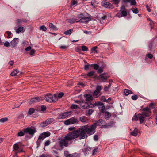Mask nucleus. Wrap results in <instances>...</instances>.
I'll use <instances>...</instances> for the list:
<instances>
[{
	"label": "nucleus",
	"mask_w": 157,
	"mask_h": 157,
	"mask_svg": "<svg viewBox=\"0 0 157 157\" xmlns=\"http://www.w3.org/2000/svg\"><path fill=\"white\" fill-rule=\"evenodd\" d=\"M88 125H84L79 129L75 130L78 137H79L80 139H83L87 137L86 132L89 135L94 134L95 132V129L96 127L95 124H94L89 128Z\"/></svg>",
	"instance_id": "1"
},
{
	"label": "nucleus",
	"mask_w": 157,
	"mask_h": 157,
	"mask_svg": "<svg viewBox=\"0 0 157 157\" xmlns=\"http://www.w3.org/2000/svg\"><path fill=\"white\" fill-rule=\"evenodd\" d=\"M75 130L67 133L63 138L59 139V146L63 148L67 147L72 143V140L78 138Z\"/></svg>",
	"instance_id": "2"
},
{
	"label": "nucleus",
	"mask_w": 157,
	"mask_h": 157,
	"mask_svg": "<svg viewBox=\"0 0 157 157\" xmlns=\"http://www.w3.org/2000/svg\"><path fill=\"white\" fill-rule=\"evenodd\" d=\"M45 99L46 101L48 102H55L57 99V96L55 95H52L51 94H48L45 96Z\"/></svg>",
	"instance_id": "3"
},
{
	"label": "nucleus",
	"mask_w": 157,
	"mask_h": 157,
	"mask_svg": "<svg viewBox=\"0 0 157 157\" xmlns=\"http://www.w3.org/2000/svg\"><path fill=\"white\" fill-rule=\"evenodd\" d=\"M24 132L25 133L28 134L32 136H33L36 131V128L34 127H28L24 129Z\"/></svg>",
	"instance_id": "4"
},
{
	"label": "nucleus",
	"mask_w": 157,
	"mask_h": 157,
	"mask_svg": "<svg viewBox=\"0 0 157 157\" xmlns=\"http://www.w3.org/2000/svg\"><path fill=\"white\" fill-rule=\"evenodd\" d=\"M97 103L95 102L94 104L88 102H84L82 100V104H80V106L83 109H86L89 108H92L97 105Z\"/></svg>",
	"instance_id": "5"
},
{
	"label": "nucleus",
	"mask_w": 157,
	"mask_h": 157,
	"mask_svg": "<svg viewBox=\"0 0 157 157\" xmlns=\"http://www.w3.org/2000/svg\"><path fill=\"white\" fill-rule=\"evenodd\" d=\"M78 121L75 117H73L69 119L66 120L64 121V124L67 125L72 124H78Z\"/></svg>",
	"instance_id": "6"
},
{
	"label": "nucleus",
	"mask_w": 157,
	"mask_h": 157,
	"mask_svg": "<svg viewBox=\"0 0 157 157\" xmlns=\"http://www.w3.org/2000/svg\"><path fill=\"white\" fill-rule=\"evenodd\" d=\"M94 124H95L96 127L97 126H100L101 127H106L110 126L109 125H106L105 121L102 119H100Z\"/></svg>",
	"instance_id": "7"
},
{
	"label": "nucleus",
	"mask_w": 157,
	"mask_h": 157,
	"mask_svg": "<svg viewBox=\"0 0 157 157\" xmlns=\"http://www.w3.org/2000/svg\"><path fill=\"white\" fill-rule=\"evenodd\" d=\"M54 119L53 118H50L48 119L45 121L41 123L40 126L41 127H44L46 126L51 123L54 122Z\"/></svg>",
	"instance_id": "8"
},
{
	"label": "nucleus",
	"mask_w": 157,
	"mask_h": 157,
	"mask_svg": "<svg viewBox=\"0 0 157 157\" xmlns=\"http://www.w3.org/2000/svg\"><path fill=\"white\" fill-rule=\"evenodd\" d=\"M102 88L101 86H97L96 87V89L94 92L93 93V96L97 97L101 94V90H102Z\"/></svg>",
	"instance_id": "9"
},
{
	"label": "nucleus",
	"mask_w": 157,
	"mask_h": 157,
	"mask_svg": "<svg viewBox=\"0 0 157 157\" xmlns=\"http://www.w3.org/2000/svg\"><path fill=\"white\" fill-rule=\"evenodd\" d=\"M101 4L103 6L107 8L112 9L114 8V6L112 4L109 2L106 1H103Z\"/></svg>",
	"instance_id": "10"
},
{
	"label": "nucleus",
	"mask_w": 157,
	"mask_h": 157,
	"mask_svg": "<svg viewBox=\"0 0 157 157\" xmlns=\"http://www.w3.org/2000/svg\"><path fill=\"white\" fill-rule=\"evenodd\" d=\"M71 114V111L65 112L59 114L57 117V118L59 119H64Z\"/></svg>",
	"instance_id": "11"
},
{
	"label": "nucleus",
	"mask_w": 157,
	"mask_h": 157,
	"mask_svg": "<svg viewBox=\"0 0 157 157\" xmlns=\"http://www.w3.org/2000/svg\"><path fill=\"white\" fill-rule=\"evenodd\" d=\"M109 77L107 73H104L101 74L98 77V79L101 80L103 82H105Z\"/></svg>",
	"instance_id": "12"
},
{
	"label": "nucleus",
	"mask_w": 157,
	"mask_h": 157,
	"mask_svg": "<svg viewBox=\"0 0 157 157\" xmlns=\"http://www.w3.org/2000/svg\"><path fill=\"white\" fill-rule=\"evenodd\" d=\"M50 135V133L49 132H44L40 135L38 139L43 140L46 137L49 136Z\"/></svg>",
	"instance_id": "13"
},
{
	"label": "nucleus",
	"mask_w": 157,
	"mask_h": 157,
	"mask_svg": "<svg viewBox=\"0 0 157 157\" xmlns=\"http://www.w3.org/2000/svg\"><path fill=\"white\" fill-rule=\"evenodd\" d=\"M84 97L85 98V100L87 102H90L93 99V97L90 94H85L84 95Z\"/></svg>",
	"instance_id": "14"
},
{
	"label": "nucleus",
	"mask_w": 157,
	"mask_h": 157,
	"mask_svg": "<svg viewBox=\"0 0 157 157\" xmlns=\"http://www.w3.org/2000/svg\"><path fill=\"white\" fill-rule=\"evenodd\" d=\"M120 11L121 13V15L123 17H125L127 15V10L125 9V6H122L121 8Z\"/></svg>",
	"instance_id": "15"
},
{
	"label": "nucleus",
	"mask_w": 157,
	"mask_h": 157,
	"mask_svg": "<svg viewBox=\"0 0 157 157\" xmlns=\"http://www.w3.org/2000/svg\"><path fill=\"white\" fill-rule=\"evenodd\" d=\"M20 144V142H18L15 143L13 145V148L15 151H17V153L22 152L21 150H19V145Z\"/></svg>",
	"instance_id": "16"
},
{
	"label": "nucleus",
	"mask_w": 157,
	"mask_h": 157,
	"mask_svg": "<svg viewBox=\"0 0 157 157\" xmlns=\"http://www.w3.org/2000/svg\"><path fill=\"white\" fill-rule=\"evenodd\" d=\"M14 29L16 31V33L18 34L22 33L25 31V29L22 26L19 27L17 29L15 28Z\"/></svg>",
	"instance_id": "17"
},
{
	"label": "nucleus",
	"mask_w": 157,
	"mask_h": 157,
	"mask_svg": "<svg viewBox=\"0 0 157 157\" xmlns=\"http://www.w3.org/2000/svg\"><path fill=\"white\" fill-rule=\"evenodd\" d=\"M19 42V39L18 38H14L10 42L11 45L14 47L17 45Z\"/></svg>",
	"instance_id": "18"
},
{
	"label": "nucleus",
	"mask_w": 157,
	"mask_h": 157,
	"mask_svg": "<svg viewBox=\"0 0 157 157\" xmlns=\"http://www.w3.org/2000/svg\"><path fill=\"white\" fill-rule=\"evenodd\" d=\"M90 20V18L85 17L84 16V17L80 20H78V22H80L81 23H87Z\"/></svg>",
	"instance_id": "19"
},
{
	"label": "nucleus",
	"mask_w": 157,
	"mask_h": 157,
	"mask_svg": "<svg viewBox=\"0 0 157 157\" xmlns=\"http://www.w3.org/2000/svg\"><path fill=\"white\" fill-rule=\"evenodd\" d=\"M138 118L140 123H143L144 121V119L145 118L142 114H138Z\"/></svg>",
	"instance_id": "20"
},
{
	"label": "nucleus",
	"mask_w": 157,
	"mask_h": 157,
	"mask_svg": "<svg viewBox=\"0 0 157 157\" xmlns=\"http://www.w3.org/2000/svg\"><path fill=\"white\" fill-rule=\"evenodd\" d=\"M98 105H99V108L100 110L102 112L104 113L105 109V108L104 105L102 103H99Z\"/></svg>",
	"instance_id": "21"
},
{
	"label": "nucleus",
	"mask_w": 157,
	"mask_h": 157,
	"mask_svg": "<svg viewBox=\"0 0 157 157\" xmlns=\"http://www.w3.org/2000/svg\"><path fill=\"white\" fill-rule=\"evenodd\" d=\"M68 22L71 24H73L75 22H78V19L75 18H72L68 19L67 20Z\"/></svg>",
	"instance_id": "22"
},
{
	"label": "nucleus",
	"mask_w": 157,
	"mask_h": 157,
	"mask_svg": "<svg viewBox=\"0 0 157 157\" xmlns=\"http://www.w3.org/2000/svg\"><path fill=\"white\" fill-rule=\"evenodd\" d=\"M90 148L88 147H86L82 149V151L85 154H88L90 151Z\"/></svg>",
	"instance_id": "23"
},
{
	"label": "nucleus",
	"mask_w": 157,
	"mask_h": 157,
	"mask_svg": "<svg viewBox=\"0 0 157 157\" xmlns=\"http://www.w3.org/2000/svg\"><path fill=\"white\" fill-rule=\"evenodd\" d=\"M27 21L26 20L18 19L17 20V24L19 25L20 24L26 23Z\"/></svg>",
	"instance_id": "24"
},
{
	"label": "nucleus",
	"mask_w": 157,
	"mask_h": 157,
	"mask_svg": "<svg viewBox=\"0 0 157 157\" xmlns=\"http://www.w3.org/2000/svg\"><path fill=\"white\" fill-rule=\"evenodd\" d=\"M138 129L137 128H136L135 129L131 132V134L132 135L136 136L137 135Z\"/></svg>",
	"instance_id": "25"
},
{
	"label": "nucleus",
	"mask_w": 157,
	"mask_h": 157,
	"mask_svg": "<svg viewBox=\"0 0 157 157\" xmlns=\"http://www.w3.org/2000/svg\"><path fill=\"white\" fill-rule=\"evenodd\" d=\"M79 120L82 122L85 123L87 121V118L85 116H82L80 118Z\"/></svg>",
	"instance_id": "26"
},
{
	"label": "nucleus",
	"mask_w": 157,
	"mask_h": 157,
	"mask_svg": "<svg viewBox=\"0 0 157 157\" xmlns=\"http://www.w3.org/2000/svg\"><path fill=\"white\" fill-rule=\"evenodd\" d=\"M19 71L17 69L14 70L10 74V75L13 76H15L17 75L19 73Z\"/></svg>",
	"instance_id": "27"
},
{
	"label": "nucleus",
	"mask_w": 157,
	"mask_h": 157,
	"mask_svg": "<svg viewBox=\"0 0 157 157\" xmlns=\"http://www.w3.org/2000/svg\"><path fill=\"white\" fill-rule=\"evenodd\" d=\"M111 115L110 113L108 112H106L105 113V117L106 119H108L110 117Z\"/></svg>",
	"instance_id": "28"
},
{
	"label": "nucleus",
	"mask_w": 157,
	"mask_h": 157,
	"mask_svg": "<svg viewBox=\"0 0 157 157\" xmlns=\"http://www.w3.org/2000/svg\"><path fill=\"white\" fill-rule=\"evenodd\" d=\"M49 26L50 28L52 30H57V28L52 23H50L49 24Z\"/></svg>",
	"instance_id": "29"
},
{
	"label": "nucleus",
	"mask_w": 157,
	"mask_h": 157,
	"mask_svg": "<svg viewBox=\"0 0 157 157\" xmlns=\"http://www.w3.org/2000/svg\"><path fill=\"white\" fill-rule=\"evenodd\" d=\"M124 93L125 94V95L126 96H127L128 95L130 94H133L131 91L127 89H125L124 90Z\"/></svg>",
	"instance_id": "30"
},
{
	"label": "nucleus",
	"mask_w": 157,
	"mask_h": 157,
	"mask_svg": "<svg viewBox=\"0 0 157 157\" xmlns=\"http://www.w3.org/2000/svg\"><path fill=\"white\" fill-rule=\"evenodd\" d=\"M73 32V30L72 29H70L64 32V33L65 35H70Z\"/></svg>",
	"instance_id": "31"
},
{
	"label": "nucleus",
	"mask_w": 157,
	"mask_h": 157,
	"mask_svg": "<svg viewBox=\"0 0 157 157\" xmlns=\"http://www.w3.org/2000/svg\"><path fill=\"white\" fill-rule=\"evenodd\" d=\"M151 113V112H143L142 113V114L144 117H147L150 116Z\"/></svg>",
	"instance_id": "32"
},
{
	"label": "nucleus",
	"mask_w": 157,
	"mask_h": 157,
	"mask_svg": "<svg viewBox=\"0 0 157 157\" xmlns=\"http://www.w3.org/2000/svg\"><path fill=\"white\" fill-rule=\"evenodd\" d=\"M84 16L83 13H81L79 14H78L77 15V17H76V18L78 20H80L82 19L84 17Z\"/></svg>",
	"instance_id": "33"
},
{
	"label": "nucleus",
	"mask_w": 157,
	"mask_h": 157,
	"mask_svg": "<svg viewBox=\"0 0 157 157\" xmlns=\"http://www.w3.org/2000/svg\"><path fill=\"white\" fill-rule=\"evenodd\" d=\"M95 73L94 71H91L87 73V75L89 77H91L94 75Z\"/></svg>",
	"instance_id": "34"
},
{
	"label": "nucleus",
	"mask_w": 157,
	"mask_h": 157,
	"mask_svg": "<svg viewBox=\"0 0 157 157\" xmlns=\"http://www.w3.org/2000/svg\"><path fill=\"white\" fill-rule=\"evenodd\" d=\"M99 151V149H98V148L97 147L95 148H94L93 150V152L92 153V155H95Z\"/></svg>",
	"instance_id": "35"
},
{
	"label": "nucleus",
	"mask_w": 157,
	"mask_h": 157,
	"mask_svg": "<svg viewBox=\"0 0 157 157\" xmlns=\"http://www.w3.org/2000/svg\"><path fill=\"white\" fill-rule=\"evenodd\" d=\"M34 99H35V101H36V102L40 101L43 100V98L41 97H36L34 98Z\"/></svg>",
	"instance_id": "36"
},
{
	"label": "nucleus",
	"mask_w": 157,
	"mask_h": 157,
	"mask_svg": "<svg viewBox=\"0 0 157 157\" xmlns=\"http://www.w3.org/2000/svg\"><path fill=\"white\" fill-rule=\"evenodd\" d=\"M113 2V3L116 4L117 7L118 6V4L120 2V0H112Z\"/></svg>",
	"instance_id": "37"
},
{
	"label": "nucleus",
	"mask_w": 157,
	"mask_h": 157,
	"mask_svg": "<svg viewBox=\"0 0 157 157\" xmlns=\"http://www.w3.org/2000/svg\"><path fill=\"white\" fill-rule=\"evenodd\" d=\"M132 10L133 12L135 14H137L139 13V11L137 8H132Z\"/></svg>",
	"instance_id": "38"
},
{
	"label": "nucleus",
	"mask_w": 157,
	"mask_h": 157,
	"mask_svg": "<svg viewBox=\"0 0 157 157\" xmlns=\"http://www.w3.org/2000/svg\"><path fill=\"white\" fill-rule=\"evenodd\" d=\"M71 154L72 157H79L80 155L79 153H75Z\"/></svg>",
	"instance_id": "39"
},
{
	"label": "nucleus",
	"mask_w": 157,
	"mask_h": 157,
	"mask_svg": "<svg viewBox=\"0 0 157 157\" xmlns=\"http://www.w3.org/2000/svg\"><path fill=\"white\" fill-rule=\"evenodd\" d=\"M34 111V109L33 108H31L29 109V113L30 114H31L33 113Z\"/></svg>",
	"instance_id": "40"
},
{
	"label": "nucleus",
	"mask_w": 157,
	"mask_h": 157,
	"mask_svg": "<svg viewBox=\"0 0 157 157\" xmlns=\"http://www.w3.org/2000/svg\"><path fill=\"white\" fill-rule=\"evenodd\" d=\"M92 65L93 64L90 65V64L86 65L84 66V69L86 70H87L89 68L90 66L91 67Z\"/></svg>",
	"instance_id": "41"
},
{
	"label": "nucleus",
	"mask_w": 157,
	"mask_h": 157,
	"mask_svg": "<svg viewBox=\"0 0 157 157\" xmlns=\"http://www.w3.org/2000/svg\"><path fill=\"white\" fill-rule=\"evenodd\" d=\"M82 49L83 51H87L88 50V48L85 46H82Z\"/></svg>",
	"instance_id": "42"
},
{
	"label": "nucleus",
	"mask_w": 157,
	"mask_h": 157,
	"mask_svg": "<svg viewBox=\"0 0 157 157\" xmlns=\"http://www.w3.org/2000/svg\"><path fill=\"white\" fill-rule=\"evenodd\" d=\"M24 135V132L21 131L19 132H18L17 135V136H22Z\"/></svg>",
	"instance_id": "43"
},
{
	"label": "nucleus",
	"mask_w": 157,
	"mask_h": 157,
	"mask_svg": "<svg viewBox=\"0 0 157 157\" xmlns=\"http://www.w3.org/2000/svg\"><path fill=\"white\" fill-rule=\"evenodd\" d=\"M8 120V118L6 117H5L4 118H2L0 119V122H5L6 121Z\"/></svg>",
	"instance_id": "44"
},
{
	"label": "nucleus",
	"mask_w": 157,
	"mask_h": 157,
	"mask_svg": "<svg viewBox=\"0 0 157 157\" xmlns=\"http://www.w3.org/2000/svg\"><path fill=\"white\" fill-rule=\"evenodd\" d=\"M69 46L68 45H62L60 46V48L61 49H65L68 48Z\"/></svg>",
	"instance_id": "45"
},
{
	"label": "nucleus",
	"mask_w": 157,
	"mask_h": 157,
	"mask_svg": "<svg viewBox=\"0 0 157 157\" xmlns=\"http://www.w3.org/2000/svg\"><path fill=\"white\" fill-rule=\"evenodd\" d=\"M40 29L42 30L43 31H45L47 30V28L44 25H42L40 26Z\"/></svg>",
	"instance_id": "46"
},
{
	"label": "nucleus",
	"mask_w": 157,
	"mask_h": 157,
	"mask_svg": "<svg viewBox=\"0 0 157 157\" xmlns=\"http://www.w3.org/2000/svg\"><path fill=\"white\" fill-rule=\"evenodd\" d=\"M129 3L131 5H135L136 3V2L135 0H131Z\"/></svg>",
	"instance_id": "47"
},
{
	"label": "nucleus",
	"mask_w": 157,
	"mask_h": 157,
	"mask_svg": "<svg viewBox=\"0 0 157 157\" xmlns=\"http://www.w3.org/2000/svg\"><path fill=\"white\" fill-rule=\"evenodd\" d=\"M6 33L8 34V36L7 37L8 38H10L11 37L10 36L12 34L11 32L9 31H6Z\"/></svg>",
	"instance_id": "48"
},
{
	"label": "nucleus",
	"mask_w": 157,
	"mask_h": 157,
	"mask_svg": "<svg viewBox=\"0 0 157 157\" xmlns=\"http://www.w3.org/2000/svg\"><path fill=\"white\" fill-rule=\"evenodd\" d=\"M78 107V105H77L72 104L71 106V108L72 109H76Z\"/></svg>",
	"instance_id": "49"
},
{
	"label": "nucleus",
	"mask_w": 157,
	"mask_h": 157,
	"mask_svg": "<svg viewBox=\"0 0 157 157\" xmlns=\"http://www.w3.org/2000/svg\"><path fill=\"white\" fill-rule=\"evenodd\" d=\"M150 109L148 108V107H146L145 108H144L143 109V110L145 111V112H151L150 110Z\"/></svg>",
	"instance_id": "50"
},
{
	"label": "nucleus",
	"mask_w": 157,
	"mask_h": 157,
	"mask_svg": "<svg viewBox=\"0 0 157 157\" xmlns=\"http://www.w3.org/2000/svg\"><path fill=\"white\" fill-rule=\"evenodd\" d=\"M132 99L133 100H135L138 99V97L137 95H133L131 97Z\"/></svg>",
	"instance_id": "51"
},
{
	"label": "nucleus",
	"mask_w": 157,
	"mask_h": 157,
	"mask_svg": "<svg viewBox=\"0 0 157 157\" xmlns=\"http://www.w3.org/2000/svg\"><path fill=\"white\" fill-rule=\"evenodd\" d=\"M35 99L34 98L31 99L29 101V104H31L33 103L36 102V101H35Z\"/></svg>",
	"instance_id": "52"
},
{
	"label": "nucleus",
	"mask_w": 157,
	"mask_h": 157,
	"mask_svg": "<svg viewBox=\"0 0 157 157\" xmlns=\"http://www.w3.org/2000/svg\"><path fill=\"white\" fill-rule=\"evenodd\" d=\"M93 66L94 68L96 70H98L99 67V66L96 64H93L92 66Z\"/></svg>",
	"instance_id": "53"
},
{
	"label": "nucleus",
	"mask_w": 157,
	"mask_h": 157,
	"mask_svg": "<svg viewBox=\"0 0 157 157\" xmlns=\"http://www.w3.org/2000/svg\"><path fill=\"white\" fill-rule=\"evenodd\" d=\"M4 45L5 47H8L10 46V43L8 41H6L4 43Z\"/></svg>",
	"instance_id": "54"
},
{
	"label": "nucleus",
	"mask_w": 157,
	"mask_h": 157,
	"mask_svg": "<svg viewBox=\"0 0 157 157\" xmlns=\"http://www.w3.org/2000/svg\"><path fill=\"white\" fill-rule=\"evenodd\" d=\"M50 143V141L49 140H48L45 143V146H48Z\"/></svg>",
	"instance_id": "55"
},
{
	"label": "nucleus",
	"mask_w": 157,
	"mask_h": 157,
	"mask_svg": "<svg viewBox=\"0 0 157 157\" xmlns=\"http://www.w3.org/2000/svg\"><path fill=\"white\" fill-rule=\"evenodd\" d=\"M101 100L102 101L104 102H106V99L105 98V97L104 96H102Z\"/></svg>",
	"instance_id": "56"
},
{
	"label": "nucleus",
	"mask_w": 157,
	"mask_h": 157,
	"mask_svg": "<svg viewBox=\"0 0 157 157\" xmlns=\"http://www.w3.org/2000/svg\"><path fill=\"white\" fill-rule=\"evenodd\" d=\"M93 111L92 109H89L87 111V113L89 114L90 115H91L92 113L93 112Z\"/></svg>",
	"instance_id": "57"
},
{
	"label": "nucleus",
	"mask_w": 157,
	"mask_h": 157,
	"mask_svg": "<svg viewBox=\"0 0 157 157\" xmlns=\"http://www.w3.org/2000/svg\"><path fill=\"white\" fill-rule=\"evenodd\" d=\"M69 152L68 151H64V156L65 157H67V156L69 155Z\"/></svg>",
	"instance_id": "58"
},
{
	"label": "nucleus",
	"mask_w": 157,
	"mask_h": 157,
	"mask_svg": "<svg viewBox=\"0 0 157 157\" xmlns=\"http://www.w3.org/2000/svg\"><path fill=\"white\" fill-rule=\"evenodd\" d=\"M97 48V46H95V47H94L93 48L91 49V53L93 52L94 51H96V49Z\"/></svg>",
	"instance_id": "59"
},
{
	"label": "nucleus",
	"mask_w": 157,
	"mask_h": 157,
	"mask_svg": "<svg viewBox=\"0 0 157 157\" xmlns=\"http://www.w3.org/2000/svg\"><path fill=\"white\" fill-rule=\"evenodd\" d=\"M103 71V69L101 68H100L98 69V72L99 73H101Z\"/></svg>",
	"instance_id": "60"
},
{
	"label": "nucleus",
	"mask_w": 157,
	"mask_h": 157,
	"mask_svg": "<svg viewBox=\"0 0 157 157\" xmlns=\"http://www.w3.org/2000/svg\"><path fill=\"white\" fill-rule=\"evenodd\" d=\"M74 101H75V103L79 104L80 105V104H82V100L81 101L78 100H74Z\"/></svg>",
	"instance_id": "61"
},
{
	"label": "nucleus",
	"mask_w": 157,
	"mask_h": 157,
	"mask_svg": "<svg viewBox=\"0 0 157 157\" xmlns=\"http://www.w3.org/2000/svg\"><path fill=\"white\" fill-rule=\"evenodd\" d=\"M46 109V107L44 105H42L41 107V110L42 111H44Z\"/></svg>",
	"instance_id": "62"
},
{
	"label": "nucleus",
	"mask_w": 157,
	"mask_h": 157,
	"mask_svg": "<svg viewBox=\"0 0 157 157\" xmlns=\"http://www.w3.org/2000/svg\"><path fill=\"white\" fill-rule=\"evenodd\" d=\"M94 139L95 141H97L98 140V135H95L94 136Z\"/></svg>",
	"instance_id": "63"
},
{
	"label": "nucleus",
	"mask_w": 157,
	"mask_h": 157,
	"mask_svg": "<svg viewBox=\"0 0 157 157\" xmlns=\"http://www.w3.org/2000/svg\"><path fill=\"white\" fill-rule=\"evenodd\" d=\"M64 93L63 92H60L58 94V97L59 98H61L64 95Z\"/></svg>",
	"instance_id": "64"
}]
</instances>
